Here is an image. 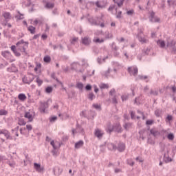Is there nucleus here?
<instances>
[{
    "instance_id": "1",
    "label": "nucleus",
    "mask_w": 176,
    "mask_h": 176,
    "mask_svg": "<svg viewBox=\"0 0 176 176\" xmlns=\"http://www.w3.org/2000/svg\"><path fill=\"white\" fill-rule=\"evenodd\" d=\"M28 45H30V43H28V41H24L23 39L16 43L18 50L25 54H27V48L28 47Z\"/></svg>"
},
{
    "instance_id": "2",
    "label": "nucleus",
    "mask_w": 176,
    "mask_h": 176,
    "mask_svg": "<svg viewBox=\"0 0 176 176\" xmlns=\"http://www.w3.org/2000/svg\"><path fill=\"white\" fill-rule=\"evenodd\" d=\"M137 38L140 43L144 44L148 43V42H149L148 36L144 35V28H140L138 29Z\"/></svg>"
},
{
    "instance_id": "3",
    "label": "nucleus",
    "mask_w": 176,
    "mask_h": 176,
    "mask_svg": "<svg viewBox=\"0 0 176 176\" xmlns=\"http://www.w3.org/2000/svg\"><path fill=\"white\" fill-rule=\"evenodd\" d=\"M3 135L6 137V140H13V138L10 135V132L8 129H0V140L1 142H5Z\"/></svg>"
},
{
    "instance_id": "4",
    "label": "nucleus",
    "mask_w": 176,
    "mask_h": 176,
    "mask_svg": "<svg viewBox=\"0 0 176 176\" xmlns=\"http://www.w3.org/2000/svg\"><path fill=\"white\" fill-rule=\"evenodd\" d=\"M34 79H35V76L30 74L28 75V76H24L22 78V82L26 85H30L31 82H33Z\"/></svg>"
},
{
    "instance_id": "5",
    "label": "nucleus",
    "mask_w": 176,
    "mask_h": 176,
    "mask_svg": "<svg viewBox=\"0 0 176 176\" xmlns=\"http://www.w3.org/2000/svg\"><path fill=\"white\" fill-rule=\"evenodd\" d=\"M24 117L28 119L29 122H32L34 118H35V111L34 110H29V111L25 112Z\"/></svg>"
},
{
    "instance_id": "6",
    "label": "nucleus",
    "mask_w": 176,
    "mask_h": 176,
    "mask_svg": "<svg viewBox=\"0 0 176 176\" xmlns=\"http://www.w3.org/2000/svg\"><path fill=\"white\" fill-rule=\"evenodd\" d=\"M81 43L85 46H90L91 45V38L89 36H85L81 38Z\"/></svg>"
},
{
    "instance_id": "7",
    "label": "nucleus",
    "mask_w": 176,
    "mask_h": 176,
    "mask_svg": "<svg viewBox=\"0 0 176 176\" xmlns=\"http://www.w3.org/2000/svg\"><path fill=\"white\" fill-rule=\"evenodd\" d=\"M149 20L151 23H160V19L155 16V12H151L149 16Z\"/></svg>"
},
{
    "instance_id": "8",
    "label": "nucleus",
    "mask_w": 176,
    "mask_h": 176,
    "mask_svg": "<svg viewBox=\"0 0 176 176\" xmlns=\"http://www.w3.org/2000/svg\"><path fill=\"white\" fill-rule=\"evenodd\" d=\"M128 72L130 75H133V76H137L138 75V68L134 67H128Z\"/></svg>"
},
{
    "instance_id": "9",
    "label": "nucleus",
    "mask_w": 176,
    "mask_h": 176,
    "mask_svg": "<svg viewBox=\"0 0 176 176\" xmlns=\"http://www.w3.org/2000/svg\"><path fill=\"white\" fill-rule=\"evenodd\" d=\"M150 52H151V50L148 48H146V50H143L142 52V54L141 55L139 54L138 56V60L141 61V60H142V56H148Z\"/></svg>"
},
{
    "instance_id": "10",
    "label": "nucleus",
    "mask_w": 176,
    "mask_h": 176,
    "mask_svg": "<svg viewBox=\"0 0 176 176\" xmlns=\"http://www.w3.org/2000/svg\"><path fill=\"white\" fill-rule=\"evenodd\" d=\"M94 135L95 137H97V138H102V135H104V132L101 131V129L97 128L95 129Z\"/></svg>"
},
{
    "instance_id": "11",
    "label": "nucleus",
    "mask_w": 176,
    "mask_h": 176,
    "mask_svg": "<svg viewBox=\"0 0 176 176\" xmlns=\"http://www.w3.org/2000/svg\"><path fill=\"white\" fill-rule=\"evenodd\" d=\"M176 42L174 40H169L167 41L166 49H171L175 46Z\"/></svg>"
},
{
    "instance_id": "12",
    "label": "nucleus",
    "mask_w": 176,
    "mask_h": 176,
    "mask_svg": "<svg viewBox=\"0 0 176 176\" xmlns=\"http://www.w3.org/2000/svg\"><path fill=\"white\" fill-rule=\"evenodd\" d=\"M50 145H52V146L53 147L54 150H52V153L53 156H57V148H58V146H57L55 144H54V141H51L50 142Z\"/></svg>"
},
{
    "instance_id": "13",
    "label": "nucleus",
    "mask_w": 176,
    "mask_h": 176,
    "mask_svg": "<svg viewBox=\"0 0 176 176\" xmlns=\"http://www.w3.org/2000/svg\"><path fill=\"white\" fill-rule=\"evenodd\" d=\"M96 5L97 8H99L100 9H104V8L107 6V2H105L104 1H98L96 2Z\"/></svg>"
},
{
    "instance_id": "14",
    "label": "nucleus",
    "mask_w": 176,
    "mask_h": 176,
    "mask_svg": "<svg viewBox=\"0 0 176 176\" xmlns=\"http://www.w3.org/2000/svg\"><path fill=\"white\" fill-rule=\"evenodd\" d=\"M1 56L4 57L6 60H9L12 57V54L9 51H2Z\"/></svg>"
},
{
    "instance_id": "15",
    "label": "nucleus",
    "mask_w": 176,
    "mask_h": 176,
    "mask_svg": "<svg viewBox=\"0 0 176 176\" xmlns=\"http://www.w3.org/2000/svg\"><path fill=\"white\" fill-rule=\"evenodd\" d=\"M114 127V131L116 133H120L122 131H123V129H122V126L119 123H116L115 125H113Z\"/></svg>"
},
{
    "instance_id": "16",
    "label": "nucleus",
    "mask_w": 176,
    "mask_h": 176,
    "mask_svg": "<svg viewBox=\"0 0 176 176\" xmlns=\"http://www.w3.org/2000/svg\"><path fill=\"white\" fill-rule=\"evenodd\" d=\"M53 173L55 175H60V174L63 173V168L56 166L53 168Z\"/></svg>"
},
{
    "instance_id": "17",
    "label": "nucleus",
    "mask_w": 176,
    "mask_h": 176,
    "mask_svg": "<svg viewBox=\"0 0 176 176\" xmlns=\"http://www.w3.org/2000/svg\"><path fill=\"white\" fill-rule=\"evenodd\" d=\"M38 111L41 113H45V102H39Z\"/></svg>"
},
{
    "instance_id": "18",
    "label": "nucleus",
    "mask_w": 176,
    "mask_h": 176,
    "mask_svg": "<svg viewBox=\"0 0 176 176\" xmlns=\"http://www.w3.org/2000/svg\"><path fill=\"white\" fill-rule=\"evenodd\" d=\"M11 50H12V52H13L14 54L16 57H20V56H21V54L20 52H19V51H17V49H16V45H12Z\"/></svg>"
},
{
    "instance_id": "19",
    "label": "nucleus",
    "mask_w": 176,
    "mask_h": 176,
    "mask_svg": "<svg viewBox=\"0 0 176 176\" xmlns=\"http://www.w3.org/2000/svg\"><path fill=\"white\" fill-rule=\"evenodd\" d=\"M3 17H4L6 21H9L12 19V15L10 14V12H4L3 13Z\"/></svg>"
},
{
    "instance_id": "20",
    "label": "nucleus",
    "mask_w": 176,
    "mask_h": 176,
    "mask_svg": "<svg viewBox=\"0 0 176 176\" xmlns=\"http://www.w3.org/2000/svg\"><path fill=\"white\" fill-rule=\"evenodd\" d=\"M93 42L94 43H99V44L104 43V42H105V38H100L98 37H95L93 39Z\"/></svg>"
},
{
    "instance_id": "21",
    "label": "nucleus",
    "mask_w": 176,
    "mask_h": 176,
    "mask_svg": "<svg viewBox=\"0 0 176 176\" xmlns=\"http://www.w3.org/2000/svg\"><path fill=\"white\" fill-rule=\"evenodd\" d=\"M8 72H17V67L14 64H12L10 67L7 68Z\"/></svg>"
},
{
    "instance_id": "22",
    "label": "nucleus",
    "mask_w": 176,
    "mask_h": 176,
    "mask_svg": "<svg viewBox=\"0 0 176 176\" xmlns=\"http://www.w3.org/2000/svg\"><path fill=\"white\" fill-rule=\"evenodd\" d=\"M84 144L85 143L83 142V140H80L75 144L74 148L76 149H79L80 148H82Z\"/></svg>"
},
{
    "instance_id": "23",
    "label": "nucleus",
    "mask_w": 176,
    "mask_h": 176,
    "mask_svg": "<svg viewBox=\"0 0 176 176\" xmlns=\"http://www.w3.org/2000/svg\"><path fill=\"white\" fill-rule=\"evenodd\" d=\"M157 45H158L161 49H164V47L166 48V43L163 40H158L157 41Z\"/></svg>"
},
{
    "instance_id": "24",
    "label": "nucleus",
    "mask_w": 176,
    "mask_h": 176,
    "mask_svg": "<svg viewBox=\"0 0 176 176\" xmlns=\"http://www.w3.org/2000/svg\"><path fill=\"white\" fill-rule=\"evenodd\" d=\"M88 21L92 25H100V23H98L96 19H94V18H93V17L89 18Z\"/></svg>"
},
{
    "instance_id": "25",
    "label": "nucleus",
    "mask_w": 176,
    "mask_h": 176,
    "mask_svg": "<svg viewBox=\"0 0 176 176\" xmlns=\"http://www.w3.org/2000/svg\"><path fill=\"white\" fill-rule=\"evenodd\" d=\"M117 149L119 152H123L126 149V145L124 143H119Z\"/></svg>"
},
{
    "instance_id": "26",
    "label": "nucleus",
    "mask_w": 176,
    "mask_h": 176,
    "mask_svg": "<svg viewBox=\"0 0 176 176\" xmlns=\"http://www.w3.org/2000/svg\"><path fill=\"white\" fill-rule=\"evenodd\" d=\"M108 148L110 151H116V149H118V147L116 146V145H115L113 143H109L108 144Z\"/></svg>"
},
{
    "instance_id": "27",
    "label": "nucleus",
    "mask_w": 176,
    "mask_h": 176,
    "mask_svg": "<svg viewBox=\"0 0 176 176\" xmlns=\"http://www.w3.org/2000/svg\"><path fill=\"white\" fill-rule=\"evenodd\" d=\"M18 98L20 101H25L27 100V96L24 94H19L18 95Z\"/></svg>"
},
{
    "instance_id": "28",
    "label": "nucleus",
    "mask_w": 176,
    "mask_h": 176,
    "mask_svg": "<svg viewBox=\"0 0 176 176\" xmlns=\"http://www.w3.org/2000/svg\"><path fill=\"white\" fill-rule=\"evenodd\" d=\"M53 8H54V3L47 2L45 3V8L46 9H53Z\"/></svg>"
},
{
    "instance_id": "29",
    "label": "nucleus",
    "mask_w": 176,
    "mask_h": 176,
    "mask_svg": "<svg viewBox=\"0 0 176 176\" xmlns=\"http://www.w3.org/2000/svg\"><path fill=\"white\" fill-rule=\"evenodd\" d=\"M115 3H117L118 8H121V6H123V3L124 2V0H113Z\"/></svg>"
},
{
    "instance_id": "30",
    "label": "nucleus",
    "mask_w": 176,
    "mask_h": 176,
    "mask_svg": "<svg viewBox=\"0 0 176 176\" xmlns=\"http://www.w3.org/2000/svg\"><path fill=\"white\" fill-rule=\"evenodd\" d=\"M35 27L32 26V25H30L29 27H28V31H29V32H30V34H35Z\"/></svg>"
},
{
    "instance_id": "31",
    "label": "nucleus",
    "mask_w": 176,
    "mask_h": 176,
    "mask_svg": "<svg viewBox=\"0 0 176 176\" xmlns=\"http://www.w3.org/2000/svg\"><path fill=\"white\" fill-rule=\"evenodd\" d=\"M104 36L105 39H112V38H113L112 33H109V32H105Z\"/></svg>"
},
{
    "instance_id": "32",
    "label": "nucleus",
    "mask_w": 176,
    "mask_h": 176,
    "mask_svg": "<svg viewBox=\"0 0 176 176\" xmlns=\"http://www.w3.org/2000/svg\"><path fill=\"white\" fill-rule=\"evenodd\" d=\"M17 13L19 15H16L15 18L17 19V20H23L24 19V14L20 13V11H17Z\"/></svg>"
},
{
    "instance_id": "33",
    "label": "nucleus",
    "mask_w": 176,
    "mask_h": 176,
    "mask_svg": "<svg viewBox=\"0 0 176 176\" xmlns=\"http://www.w3.org/2000/svg\"><path fill=\"white\" fill-rule=\"evenodd\" d=\"M34 166L35 170H36L38 173H41V171H42V168H41V164L34 163Z\"/></svg>"
},
{
    "instance_id": "34",
    "label": "nucleus",
    "mask_w": 176,
    "mask_h": 176,
    "mask_svg": "<svg viewBox=\"0 0 176 176\" xmlns=\"http://www.w3.org/2000/svg\"><path fill=\"white\" fill-rule=\"evenodd\" d=\"M131 126H133V124L131 122H126L124 125V128L125 130H129V129H131Z\"/></svg>"
},
{
    "instance_id": "35",
    "label": "nucleus",
    "mask_w": 176,
    "mask_h": 176,
    "mask_svg": "<svg viewBox=\"0 0 176 176\" xmlns=\"http://www.w3.org/2000/svg\"><path fill=\"white\" fill-rule=\"evenodd\" d=\"M111 49L112 50H114V52H118V50H119V47L116 46L115 42H113L111 44Z\"/></svg>"
},
{
    "instance_id": "36",
    "label": "nucleus",
    "mask_w": 176,
    "mask_h": 176,
    "mask_svg": "<svg viewBox=\"0 0 176 176\" xmlns=\"http://www.w3.org/2000/svg\"><path fill=\"white\" fill-rule=\"evenodd\" d=\"M107 133H109V134H111V133H112V131H114V126H109L107 127V129H106Z\"/></svg>"
},
{
    "instance_id": "37",
    "label": "nucleus",
    "mask_w": 176,
    "mask_h": 176,
    "mask_svg": "<svg viewBox=\"0 0 176 176\" xmlns=\"http://www.w3.org/2000/svg\"><path fill=\"white\" fill-rule=\"evenodd\" d=\"M76 87L79 90H83V83L82 82H77L76 85Z\"/></svg>"
},
{
    "instance_id": "38",
    "label": "nucleus",
    "mask_w": 176,
    "mask_h": 176,
    "mask_svg": "<svg viewBox=\"0 0 176 176\" xmlns=\"http://www.w3.org/2000/svg\"><path fill=\"white\" fill-rule=\"evenodd\" d=\"M53 92V87H47L45 88V93H47V94H50V93Z\"/></svg>"
},
{
    "instance_id": "39",
    "label": "nucleus",
    "mask_w": 176,
    "mask_h": 176,
    "mask_svg": "<svg viewBox=\"0 0 176 176\" xmlns=\"http://www.w3.org/2000/svg\"><path fill=\"white\" fill-rule=\"evenodd\" d=\"M109 74H111V69H108L107 71L103 72L102 73V75H103V76H105V78H108V76H109Z\"/></svg>"
},
{
    "instance_id": "40",
    "label": "nucleus",
    "mask_w": 176,
    "mask_h": 176,
    "mask_svg": "<svg viewBox=\"0 0 176 176\" xmlns=\"http://www.w3.org/2000/svg\"><path fill=\"white\" fill-rule=\"evenodd\" d=\"M8 65H9V63H8L7 61H4L3 63H0V69H2L6 67H8Z\"/></svg>"
},
{
    "instance_id": "41",
    "label": "nucleus",
    "mask_w": 176,
    "mask_h": 176,
    "mask_svg": "<svg viewBox=\"0 0 176 176\" xmlns=\"http://www.w3.org/2000/svg\"><path fill=\"white\" fill-rule=\"evenodd\" d=\"M50 61H52V58L50 56H45V63L46 64L50 63Z\"/></svg>"
},
{
    "instance_id": "42",
    "label": "nucleus",
    "mask_w": 176,
    "mask_h": 176,
    "mask_svg": "<svg viewBox=\"0 0 176 176\" xmlns=\"http://www.w3.org/2000/svg\"><path fill=\"white\" fill-rule=\"evenodd\" d=\"M88 98L91 101H93V100H94V98H96V96H94V94H93V92H91L88 95Z\"/></svg>"
},
{
    "instance_id": "43",
    "label": "nucleus",
    "mask_w": 176,
    "mask_h": 176,
    "mask_svg": "<svg viewBox=\"0 0 176 176\" xmlns=\"http://www.w3.org/2000/svg\"><path fill=\"white\" fill-rule=\"evenodd\" d=\"M27 122H25V121H24L23 119H20L19 121H18V124L19 126H25Z\"/></svg>"
},
{
    "instance_id": "44",
    "label": "nucleus",
    "mask_w": 176,
    "mask_h": 176,
    "mask_svg": "<svg viewBox=\"0 0 176 176\" xmlns=\"http://www.w3.org/2000/svg\"><path fill=\"white\" fill-rule=\"evenodd\" d=\"M50 104H52V99H48L45 103V109H46V108H49V105H50Z\"/></svg>"
},
{
    "instance_id": "45",
    "label": "nucleus",
    "mask_w": 176,
    "mask_h": 176,
    "mask_svg": "<svg viewBox=\"0 0 176 176\" xmlns=\"http://www.w3.org/2000/svg\"><path fill=\"white\" fill-rule=\"evenodd\" d=\"M8 115V111L5 109H1L0 110V116H3Z\"/></svg>"
},
{
    "instance_id": "46",
    "label": "nucleus",
    "mask_w": 176,
    "mask_h": 176,
    "mask_svg": "<svg viewBox=\"0 0 176 176\" xmlns=\"http://www.w3.org/2000/svg\"><path fill=\"white\" fill-rule=\"evenodd\" d=\"M36 82L38 84V86H41L42 83H43V81L42 80H41V78H39V77L36 78Z\"/></svg>"
},
{
    "instance_id": "47",
    "label": "nucleus",
    "mask_w": 176,
    "mask_h": 176,
    "mask_svg": "<svg viewBox=\"0 0 176 176\" xmlns=\"http://www.w3.org/2000/svg\"><path fill=\"white\" fill-rule=\"evenodd\" d=\"M107 58H108V56H107L106 58H104L103 59H101V58H98V64H102V63H104Z\"/></svg>"
},
{
    "instance_id": "48",
    "label": "nucleus",
    "mask_w": 176,
    "mask_h": 176,
    "mask_svg": "<svg viewBox=\"0 0 176 176\" xmlns=\"http://www.w3.org/2000/svg\"><path fill=\"white\" fill-rule=\"evenodd\" d=\"M7 164L9 165L10 167H12V168H14V166H16V162H10V161H8L7 162Z\"/></svg>"
},
{
    "instance_id": "49",
    "label": "nucleus",
    "mask_w": 176,
    "mask_h": 176,
    "mask_svg": "<svg viewBox=\"0 0 176 176\" xmlns=\"http://www.w3.org/2000/svg\"><path fill=\"white\" fill-rule=\"evenodd\" d=\"M56 120H57V116L50 117V122L51 123H54V122H56Z\"/></svg>"
},
{
    "instance_id": "50",
    "label": "nucleus",
    "mask_w": 176,
    "mask_h": 176,
    "mask_svg": "<svg viewBox=\"0 0 176 176\" xmlns=\"http://www.w3.org/2000/svg\"><path fill=\"white\" fill-rule=\"evenodd\" d=\"M51 78H52V79H54L55 80H56V82H58V83L60 82V81L58 80V78H57L56 77V73H54V72L52 73V74H51Z\"/></svg>"
},
{
    "instance_id": "51",
    "label": "nucleus",
    "mask_w": 176,
    "mask_h": 176,
    "mask_svg": "<svg viewBox=\"0 0 176 176\" xmlns=\"http://www.w3.org/2000/svg\"><path fill=\"white\" fill-rule=\"evenodd\" d=\"M121 98L122 100V101H127V100H129V95H122L121 96Z\"/></svg>"
},
{
    "instance_id": "52",
    "label": "nucleus",
    "mask_w": 176,
    "mask_h": 176,
    "mask_svg": "<svg viewBox=\"0 0 176 176\" xmlns=\"http://www.w3.org/2000/svg\"><path fill=\"white\" fill-rule=\"evenodd\" d=\"M151 134H152V135H153L154 137H156V135H157V131H155L153 129H151L150 131Z\"/></svg>"
},
{
    "instance_id": "53",
    "label": "nucleus",
    "mask_w": 176,
    "mask_h": 176,
    "mask_svg": "<svg viewBox=\"0 0 176 176\" xmlns=\"http://www.w3.org/2000/svg\"><path fill=\"white\" fill-rule=\"evenodd\" d=\"M109 87V85L108 84H101L100 85V89H108Z\"/></svg>"
},
{
    "instance_id": "54",
    "label": "nucleus",
    "mask_w": 176,
    "mask_h": 176,
    "mask_svg": "<svg viewBox=\"0 0 176 176\" xmlns=\"http://www.w3.org/2000/svg\"><path fill=\"white\" fill-rule=\"evenodd\" d=\"M168 140H170V141H173L174 140V134L173 133H169L167 136Z\"/></svg>"
},
{
    "instance_id": "55",
    "label": "nucleus",
    "mask_w": 176,
    "mask_h": 176,
    "mask_svg": "<svg viewBox=\"0 0 176 176\" xmlns=\"http://www.w3.org/2000/svg\"><path fill=\"white\" fill-rule=\"evenodd\" d=\"M150 94H152L153 96H157L159 94V92L157 91H153V90H151L150 91Z\"/></svg>"
},
{
    "instance_id": "56",
    "label": "nucleus",
    "mask_w": 176,
    "mask_h": 176,
    "mask_svg": "<svg viewBox=\"0 0 176 176\" xmlns=\"http://www.w3.org/2000/svg\"><path fill=\"white\" fill-rule=\"evenodd\" d=\"M133 14H134V10H130L126 12V14H128V16H133Z\"/></svg>"
},
{
    "instance_id": "57",
    "label": "nucleus",
    "mask_w": 176,
    "mask_h": 176,
    "mask_svg": "<svg viewBox=\"0 0 176 176\" xmlns=\"http://www.w3.org/2000/svg\"><path fill=\"white\" fill-rule=\"evenodd\" d=\"M139 79H140L141 80H145V79H148V76H138Z\"/></svg>"
},
{
    "instance_id": "58",
    "label": "nucleus",
    "mask_w": 176,
    "mask_h": 176,
    "mask_svg": "<svg viewBox=\"0 0 176 176\" xmlns=\"http://www.w3.org/2000/svg\"><path fill=\"white\" fill-rule=\"evenodd\" d=\"M146 124H147L148 126H151V125L153 124V120H148L146 122Z\"/></svg>"
},
{
    "instance_id": "59",
    "label": "nucleus",
    "mask_w": 176,
    "mask_h": 176,
    "mask_svg": "<svg viewBox=\"0 0 176 176\" xmlns=\"http://www.w3.org/2000/svg\"><path fill=\"white\" fill-rule=\"evenodd\" d=\"M93 107L95 109H101V106L98 104H94Z\"/></svg>"
},
{
    "instance_id": "60",
    "label": "nucleus",
    "mask_w": 176,
    "mask_h": 176,
    "mask_svg": "<svg viewBox=\"0 0 176 176\" xmlns=\"http://www.w3.org/2000/svg\"><path fill=\"white\" fill-rule=\"evenodd\" d=\"M170 50H172L171 53H173V54H176V46L175 45L174 47H173L171 49H170Z\"/></svg>"
},
{
    "instance_id": "61",
    "label": "nucleus",
    "mask_w": 176,
    "mask_h": 176,
    "mask_svg": "<svg viewBox=\"0 0 176 176\" xmlns=\"http://www.w3.org/2000/svg\"><path fill=\"white\" fill-rule=\"evenodd\" d=\"M26 129L28 131H31V130H32V126L31 124H27L26 125Z\"/></svg>"
},
{
    "instance_id": "62",
    "label": "nucleus",
    "mask_w": 176,
    "mask_h": 176,
    "mask_svg": "<svg viewBox=\"0 0 176 176\" xmlns=\"http://www.w3.org/2000/svg\"><path fill=\"white\" fill-rule=\"evenodd\" d=\"M109 96H113V94H115V89H112L110 90V91L109 92Z\"/></svg>"
},
{
    "instance_id": "63",
    "label": "nucleus",
    "mask_w": 176,
    "mask_h": 176,
    "mask_svg": "<svg viewBox=\"0 0 176 176\" xmlns=\"http://www.w3.org/2000/svg\"><path fill=\"white\" fill-rule=\"evenodd\" d=\"M85 89L88 91L91 90V85L90 84L87 85L85 87Z\"/></svg>"
},
{
    "instance_id": "64",
    "label": "nucleus",
    "mask_w": 176,
    "mask_h": 176,
    "mask_svg": "<svg viewBox=\"0 0 176 176\" xmlns=\"http://www.w3.org/2000/svg\"><path fill=\"white\" fill-rule=\"evenodd\" d=\"M155 115L157 117L160 116V110L157 109L155 111Z\"/></svg>"
}]
</instances>
